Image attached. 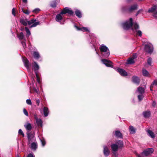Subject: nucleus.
<instances>
[{
  "label": "nucleus",
  "instance_id": "obj_1",
  "mask_svg": "<svg viewBox=\"0 0 157 157\" xmlns=\"http://www.w3.org/2000/svg\"><path fill=\"white\" fill-rule=\"evenodd\" d=\"M121 25L124 29L128 30L131 29L134 33H136V35L139 36H141L142 33L140 30H138L139 26L138 24L133 20H127L122 22Z\"/></svg>",
  "mask_w": 157,
  "mask_h": 157
},
{
  "label": "nucleus",
  "instance_id": "obj_2",
  "mask_svg": "<svg viewBox=\"0 0 157 157\" xmlns=\"http://www.w3.org/2000/svg\"><path fill=\"white\" fill-rule=\"evenodd\" d=\"M67 14V16H74L75 14L74 11L71 9L66 7L62 10L60 13L57 14L56 17L57 20H62V16L64 15Z\"/></svg>",
  "mask_w": 157,
  "mask_h": 157
},
{
  "label": "nucleus",
  "instance_id": "obj_3",
  "mask_svg": "<svg viewBox=\"0 0 157 157\" xmlns=\"http://www.w3.org/2000/svg\"><path fill=\"white\" fill-rule=\"evenodd\" d=\"M20 22L25 26L28 25L30 28L35 27L40 24L38 20H20Z\"/></svg>",
  "mask_w": 157,
  "mask_h": 157
},
{
  "label": "nucleus",
  "instance_id": "obj_4",
  "mask_svg": "<svg viewBox=\"0 0 157 157\" xmlns=\"http://www.w3.org/2000/svg\"><path fill=\"white\" fill-rule=\"evenodd\" d=\"M123 145L122 141L119 140L115 144H113L111 145V148L112 150L114 151H117L119 147H122Z\"/></svg>",
  "mask_w": 157,
  "mask_h": 157
},
{
  "label": "nucleus",
  "instance_id": "obj_5",
  "mask_svg": "<svg viewBox=\"0 0 157 157\" xmlns=\"http://www.w3.org/2000/svg\"><path fill=\"white\" fill-rule=\"evenodd\" d=\"M100 49L101 52L104 53L103 54H102L103 56L105 57H107L109 56L110 54L109 50L106 46L102 44L100 47Z\"/></svg>",
  "mask_w": 157,
  "mask_h": 157
},
{
  "label": "nucleus",
  "instance_id": "obj_6",
  "mask_svg": "<svg viewBox=\"0 0 157 157\" xmlns=\"http://www.w3.org/2000/svg\"><path fill=\"white\" fill-rule=\"evenodd\" d=\"M154 150L152 148H149L145 150L140 155H138V157H143L144 156H147L153 152Z\"/></svg>",
  "mask_w": 157,
  "mask_h": 157
},
{
  "label": "nucleus",
  "instance_id": "obj_7",
  "mask_svg": "<svg viewBox=\"0 0 157 157\" xmlns=\"http://www.w3.org/2000/svg\"><path fill=\"white\" fill-rule=\"evenodd\" d=\"M144 50L147 52L151 54L153 50V45L151 44H147L145 46Z\"/></svg>",
  "mask_w": 157,
  "mask_h": 157
},
{
  "label": "nucleus",
  "instance_id": "obj_8",
  "mask_svg": "<svg viewBox=\"0 0 157 157\" xmlns=\"http://www.w3.org/2000/svg\"><path fill=\"white\" fill-rule=\"evenodd\" d=\"M22 61L24 63V66L29 71L30 70V65L29 60L26 58L23 57L22 58Z\"/></svg>",
  "mask_w": 157,
  "mask_h": 157
},
{
  "label": "nucleus",
  "instance_id": "obj_9",
  "mask_svg": "<svg viewBox=\"0 0 157 157\" xmlns=\"http://www.w3.org/2000/svg\"><path fill=\"white\" fill-rule=\"evenodd\" d=\"M39 68V65L36 62H34L33 63L32 69L34 71L36 75L37 76V74H38V70Z\"/></svg>",
  "mask_w": 157,
  "mask_h": 157
},
{
  "label": "nucleus",
  "instance_id": "obj_10",
  "mask_svg": "<svg viewBox=\"0 0 157 157\" xmlns=\"http://www.w3.org/2000/svg\"><path fill=\"white\" fill-rule=\"evenodd\" d=\"M27 137L29 143L33 141L34 140V133H32L30 132H27Z\"/></svg>",
  "mask_w": 157,
  "mask_h": 157
},
{
  "label": "nucleus",
  "instance_id": "obj_11",
  "mask_svg": "<svg viewBox=\"0 0 157 157\" xmlns=\"http://www.w3.org/2000/svg\"><path fill=\"white\" fill-rule=\"evenodd\" d=\"M101 61L107 67H112L113 66L112 63L110 60H108L107 59H101Z\"/></svg>",
  "mask_w": 157,
  "mask_h": 157
},
{
  "label": "nucleus",
  "instance_id": "obj_12",
  "mask_svg": "<svg viewBox=\"0 0 157 157\" xmlns=\"http://www.w3.org/2000/svg\"><path fill=\"white\" fill-rule=\"evenodd\" d=\"M117 70L122 76H125L128 75L127 72L122 69L118 68L117 69Z\"/></svg>",
  "mask_w": 157,
  "mask_h": 157
},
{
  "label": "nucleus",
  "instance_id": "obj_13",
  "mask_svg": "<svg viewBox=\"0 0 157 157\" xmlns=\"http://www.w3.org/2000/svg\"><path fill=\"white\" fill-rule=\"evenodd\" d=\"M138 9V5L137 4L132 5L128 9V11L132 12L133 11L137 10Z\"/></svg>",
  "mask_w": 157,
  "mask_h": 157
},
{
  "label": "nucleus",
  "instance_id": "obj_14",
  "mask_svg": "<svg viewBox=\"0 0 157 157\" xmlns=\"http://www.w3.org/2000/svg\"><path fill=\"white\" fill-rule=\"evenodd\" d=\"M74 27L77 30H81L83 32H87L90 33V31L89 29L86 27H79L75 25H74Z\"/></svg>",
  "mask_w": 157,
  "mask_h": 157
},
{
  "label": "nucleus",
  "instance_id": "obj_15",
  "mask_svg": "<svg viewBox=\"0 0 157 157\" xmlns=\"http://www.w3.org/2000/svg\"><path fill=\"white\" fill-rule=\"evenodd\" d=\"M110 153V151L108 147L106 146H103V153L105 156H108Z\"/></svg>",
  "mask_w": 157,
  "mask_h": 157
},
{
  "label": "nucleus",
  "instance_id": "obj_16",
  "mask_svg": "<svg viewBox=\"0 0 157 157\" xmlns=\"http://www.w3.org/2000/svg\"><path fill=\"white\" fill-rule=\"evenodd\" d=\"M157 9V6L155 5H153L152 7L149 9L148 12L149 13H153Z\"/></svg>",
  "mask_w": 157,
  "mask_h": 157
},
{
  "label": "nucleus",
  "instance_id": "obj_17",
  "mask_svg": "<svg viewBox=\"0 0 157 157\" xmlns=\"http://www.w3.org/2000/svg\"><path fill=\"white\" fill-rule=\"evenodd\" d=\"M74 13L78 18H80L82 17V14L81 11L78 9H76Z\"/></svg>",
  "mask_w": 157,
  "mask_h": 157
},
{
  "label": "nucleus",
  "instance_id": "obj_18",
  "mask_svg": "<svg viewBox=\"0 0 157 157\" xmlns=\"http://www.w3.org/2000/svg\"><path fill=\"white\" fill-rule=\"evenodd\" d=\"M24 126L26 129L27 132H29V131L31 130L32 128V126L31 124L29 122H27L25 124H24Z\"/></svg>",
  "mask_w": 157,
  "mask_h": 157
},
{
  "label": "nucleus",
  "instance_id": "obj_19",
  "mask_svg": "<svg viewBox=\"0 0 157 157\" xmlns=\"http://www.w3.org/2000/svg\"><path fill=\"white\" fill-rule=\"evenodd\" d=\"M113 135L116 137L120 138H122V135L121 132L119 131H116L113 132Z\"/></svg>",
  "mask_w": 157,
  "mask_h": 157
},
{
  "label": "nucleus",
  "instance_id": "obj_20",
  "mask_svg": "<svg viewBox=\"0 0 157 157\" xmlns=\"http://www.w3.org/2000/svg\"><path fill=\"white\" fill-rule=\"evenodd\" d=\"M144 89L142 87H139L136 91V93L138 94H144Z\"/></svg>",
  "mask_w": 157,
  "mask_h": 157
},
{
  "label": "nucleus",
  "instance_id": "obj_21",
  "mask_svg": "<svg viewBox=\"0 0 157 157\" xmlns=\"http://www.w3.org/2000/svg\"><path fill=\"white\" fill-rule=\"evenodd\" d=\"M132 81L134 83L139 84L140 82V79L137 76H133L132 78Z\"/></svg>",
  "mask_w": 157,
  "mask_h": 157
},
{
  "label": "nucleus",
  "instance_id": "obj_22",
  "mask_svg": "<svg viewBox=\"0 0 157 157\" xmlns=\"http://www.w3.org/2000/svg\"><path fill=\"white\" fill-rule=\"evenodd\" d=\"M33 56L36 59H38L40 57V54L39 52L37 51H34L33 52Z\"/></svg>",
  "mask_w": 157,
  "mask_h": 157
},
{
  "label": "nucleus",
  "instance_id": "obj_23",
  "mask_svg": "<svg viewBox=\"0 0 157 157\" xmlns=\"http://www.w3.org/2000/svg\"><path fill=\"white\" fill-rule=\"evenodd\" d=\"M44 115L45 117H47L48 114L49 110L47 107H44L43 108Z\"/></svg>",
  "mask_w": 157,
  "mask_h": 157
},
{
  "label": "nucleus",
  "instance_id": "obj_24",
  "mask_svg": "<svg viewBox=\"0 0 157 157\" xmlns=\"http://www.w3.org/2000/svg\"><path fill=\"white\" fill-rule=\"evenodd\" d=\"M130 133L131 134H133L136 132V130L132 126H130L129 128Z\"/></svg>",
  "mask_w": 157,
  "mask_h": 157
},
{
  "label": "nucleus",
  "instance_id": "obj_25",
  "mask_svg": "<svg viewBox=\"0 0 157 157\" xmlns=\"http://www.w3.org/2000/svg\"><path fill=\"white\" fill-rule=\"evenodd\" d=\"M151 113L149 111H146L143 113V115L144 117L148 118L150 116Z\"/></svg>",
  "mask_w": 157,
  "mask_h": 157
},
{
  "label": "nucleus",
  "instance_id": "obj_26",
  "mask_svg": "<svg viewBox=\"0 0 157 157\" xmlns=\"http://www.w3.org/2000/svg\"><path fill=\"white\" fill-rule=\"evenodd\" d=\"M58 1V0H57ZM50 6L52 8H55L56 6L57 2L56 0H54L52 1L50 3Z\"/></svg>",
  "mask_w": 157,
  "mask_h": 157
},
{
  "label": "nucleus",
  "instance_id": "obj_27",
  "mask_svg": "<svg viewBox=\"0 0 157 157\" xmlns=\"http://www.w3.org/2000/svg\"><path fill=\"white\" fill-rule=\"evenodd\" d=\"M142 73L143 75L145 76L149 77L150 76L149 72L145 69H143Z\"/></svg>",
  "mask_w": 157,
  "mask_h": 157
},
{
  "label": "nucleus",
  "instance_id": "obj_28",
  "mask_svg": "<svg viewBox=\"0 0 157 157\" xmlns=\"http://www.w3.org/2000/svg\"><path fill=\"white\" fill-rule=\"evenodd\" d=\"M147 133L148 136H150L152 138H154L155 137V135L154 133L150 130H148Z\"/></svg>",
  "mask_w": 157,
  "mask_h": 157
},
{
  "label": "nucleus",
  "instance_id": "obj_29",
  "mask_svg": "<svg viewBox=\"0 0 157 157\" xmlns=\"http://www.w3.org/2000/svg\"><path fill=\"white\" fill-rule=\"evenodd\" d=\"M157 85V80H155L152 83L150 86V90H152V89Z\"/></svg>",
  "mask_w": 157,
  "mask_h": 157
},
{
  "label": "nucleus",
  "instance_id": "obj_30",
  "mask_svg": "<svg viewBox=\"0 0 157 157\" xmlns=\"http://www.w3.org/2000/svg\"><path fill=\"white\" fill-rule=\"evenodd\" d=\"M37 147V144L35 143H33L31 144V148L33 150H35Z\"/></svg>",
  "mask_w": 157,
  "mask_h": 157
},
{
  "label": "nucleus",
  "instance_id": "obj_31",
  "mask_svg": "<svg viewBox=\"0 0 157 157\" xmlns=\"http://www.w3.org/2000/svg\"><path fill=\"white\" fill-rule=\"evenodd\" d=\"M36 121L37 125L39 126H42V122L41 120L40 119L36 118Z\"/></svg>",
  "mask_w": 157,
  "mask_h": 157
},
{
  "label": "nucleus",
  "instance_id": "obj_32",
  "mask_svg": "<svg viewBox=\"0 0 157 157\" xmlns=\"http://www.w3.org/2000/svg\"><path fill=\"white\" fill-rule=\"evenodd\" d=\"M134 63V59L131 57L127 60V63L131 64Z\"/></svg>",
  "mask_w": 157,
  "mask_h": 157
},
{
  "label": "nucleus",
  "instance_id": "obj_33",
  "mask_svg": "<svg viewBox=\"0 0 157 157\" xmlns=\"http://www.w3.org/2000/svg\"><path fill=\"white\" fill-rule=\"evenodd\" d=\"M18 37L21 40L23 39L24 38L23 33L22 32H21L18 35Z\"/></svg>",
  "mask_w": 157,
  "mask_h": 157
},
{
  "label": "nucleus",
  "instance_id": "obj_34",
  "mask_svg": "<svg viewBox=\"0 0 157 157\" xmlns=\"http://www.w3.org/2000/svg\"><path fill=\"white\" fill-rule=\"evenodd\" d=\"M25 30L26 33V36H29L31 34V33L30 30L27 27H25Z\"/></svg>",
  "mask_w": 157,
  "mask_h": 157
},
{
  "label": "nucleus",
  "instance_id": "obj_35",
  "mask_svg": "<svg viewBox=\"0 0 157 157\" xmlns=\"http://www.w3.org/2000/svg\"><path fill=\"white\" fill-rule=\"evenodd\" d=\"M144 98L143 94H138V98L139 101L142 100Z\"/></svg>",
  "mask_w": 157,
  "mask_h": 157
},
{
  "label": "nucleus",
  "instance_id": "obj_36",
  "mask_svg": "<svg viewBox=\"0 0 157 157\" xmlns=\"http://www.w3.org/2000/svg\"><path fill=\"white\" fill-rule=\"evenodd\" d=\"M22 12L24 13H25V14L27 15H28L29 13H30L27 10H25L23 8L22 9Z\"/></svg>",
  "mask_w": 157,
  "mask_h": 157
},
{
  "label": "nucleus",
  "instance_id": "obj_37",
  "mask_svg": "<svg viewBox=\"0 0 157 157\" xmlns=\"http://www.w3.org/2000/svg\"><path fill=\"white\" fill-rule=\"evenodd\" d=\"M16 9L15 8H13L12 10V14L14 16H16Z\"/></svg>",
  "mask_w": 157,
  "mask_h": 157
},
{
  "label": "nucleus",
  "instance_id": "obj_38",
  "mask_svg": "<svg viewBox=\"0 0 157 157\" xmlns=\"http://www.w3.org/2000/svg\"><path fill=\"white\" fill-rule=\"evenodd\" d=\"M21 43L22 44L24 48H25L26 47V44L25 40H24L23 41H21Z\"/></svg>",
  "mask_w": 157,
  "mask_h": 157
},
{
  "label": "nucleus",
  "instance_id": "obj_39",
  "mask_svg": "<svg viewBox=\"0 0 157 157\" xmlns=\"http://www.w3.org/2000/svg\"><path fill=\"white\" fill-rule=\"evenodd\" d=\"M151 62H152L151 59V58H149L147 60V62L148 64L150 66L151 65Z\"/></svg>",
  "mask_w": 157,
  "mask_h": 157
},
{
  "label": "nucleus",
  "instance_id": "obj_40",
  "mask_svg": "<svg viewBox=\"0 0 157 157\" xmlns=\"http://www.w3.org/2000/svg\"><path fill=\"white\" fill-rule=\"evenodd\" d=\"M18 134L19 135H22L23 137L24 136V134L23 132L21 129H20L18 131Z\"/></svg>",
  "mask_w": 157,
  "mask_h": 157
},
{
  "label": "nucleus",
  "instance_id": "obj_41",
  "mask_svg": "<svg viewBox=\"0 0 157 157\" xmlns=\"http://www.w3.org/2000/svg\"><path fill=\"white\" fill-rule=\"evenodd\" d=\"M40 10L39 8H36L34 9L33 11V12L35 13H38L40 11Z\"/></svg>",
  "mask_w": 157,
  "mask_h": 157
},
{
  "label": "nucleus",
  "instance_id": "obj_42",
  "mask_svg": "<svg viewBox=\"0 0 157 157\" xmlns=\"http://www.w3.org/2000/svg\"><path fill=\"white\" fill-rule=\"evenodd\" d=\"M26 102L27 104L30 105H31L32 104V102L30 99H27L26 100Z\"/></svg>",
  "mask_w": 157,
  "mask_h": 157
},
{
  "label": "nucleus",
  "instance_id": "obj_43",
  "mask_svg": "<svg viewBox=\"0 0 157 157\" xmlns=\"http://www.w3.org/2000/svg\"><path fill=\"white\" fill-rule=\"evenodd\" d=\"M152 15L155 18L157 19V10L153 13Z\"/></svg>",
  "mask_w": 157,
  "mask_h": 157
},
{
  "label": "nucleus",
  "instance_id": "obj_44",
  "mask_svg": "<svg viewBox=\"0 0 157 157\" xmlns=\"http://www.w3.org/2000/svg\"><path fill=\"white\" fill-rule=\"evenodd\" d=\"M56 21L60 24H63L65 20H56Z\"/></svg>",
  "mask_w": 157,
  "mask_h": 157
},
{
  "label": "nucleus",
  "instance_id": "obj_45",
  "mask_svg": "<svg viewBox=\"0 0 157 157\" xmlns=\"http://www.w3.org/2000/svg\"><path fill=\"white\" fill-rule=\"evenodd\" d=\"M23 112L24 114L26 116H28V113L27 111L26 110V109H23Z\"/></svg>",
  "mask_w": 157,
  "mask_h": 157
},
{
  "label": "nucleus",
  "instance_id": "obj_46",
  "mask_svg": "<svg viewBox=\"0 0 157 157\" xmlns=\"http://www.w3.org/2000/svg\"><path fill=\"white\" fill-rule=\"evenodd\" d=\"M41 140V141L42 146H44L45 145V144H46L45 140L44 139L41 140Z\"/></svg>",
  "mask_w": 157,
  "mask_h": 157
},
{
  "label": "nucleus",
  "instance_id": "obj_47",
  "mask_svg": "<svg viewBox=\"0 0 157 157\" xmlns=\"http://www.w3.org/2000/svg\"><path fill=\"white\" fill-rule=\"evenodd\" d=\"M143 11V10L142 9H140V10H139L137 12L136 15V16H137L139 13H141Z\"/></svg>",
  "mask_w": 157,
  "mask_h": 157
},
{
  "label": "nucleus",
  "instance_id": "obj_48",
  "mask_svg": "<svg viewBox=\"0 0 157 157\" xmlns=\"http://www.w3.org/2000/svg\"><path fill=\"white\" fill-rule=\"evenodd\" d=\"M36 76L37 78V79L38 82L39 83H40V81L39 78L38 74H37V75H36Z\"/></svg>",
  "mask_w": 157,
  "mask_h": 157
},
{
  "label": "nucleus",
  "instance_id": "obj_49",
  "mask_svg": "<svg viewBox=\"0 0 157 157\" xmlns=\"http://www.w3.org/2000/svg\"><path fill=\"white\" fill-rule=\"evenodd\" d=\"M127 9V8L125 6H124L122 8V11L123 12H125Z\"/></svg>",
  "mask_w": 157,
  "mask_h": 157
},
{
  "label": "nucleus",
  "instance_id": "obj_50",
  "mask_svg": "<svg viewBox=\"0 0 157 157\" xmlns=\"http://www.w3.org/2000/svg\"><path fill=\"white\" fill-rule=\"evenodd\" d=\"M137 57V55L136 54H133V56L131 57H132L134 59L136 58Z\"/></svg>",
  "mask_w": 157,
  "mask_h": 157
},
{
  "label": "nucleus",
  "instance_id": "obj_51",
  "mask_svg": "<svg viewBox=\"0 0 157 157\" xmlns=\"http://www.w3.org/2000/svg\"><path fill=\"white\" fill-rule=\"evenodd\" d=\"M27 157H34V155L33 154L30 153L28 155Z\"/></svg>",
  "mask_w": 157,
  "mask_h": 157
},
{
  "label": "nucleus",
  "instance_id": "obj_52",
  "mask_svg": "<svg viewBox=\"0 0 157 157\" xmlns=\"http://www.w3.org/2000/svg\"><path fill=\"white\" fill-rule=\"evenodd\" d=\"M36 103L37 105H39V104H40V101L39 99H36Z\"/></svg>",
  "mask_w": 157,
  "mask_h": 157
},
{
  "label": "nucleus",
  "instance_id": "obj_53",
  "mask_svg": "<svg viewBox=\"0 0 157 157\" xmlns=\"http://www.w3.org/2000/svg\"><path fill=\"white\" fill-rule=\"evenodd\" d=\"M33 90L36 93H39V90H37L36 88H33Z\"/></svg>",
  "mask_w": 157,
  "mask_h": 157
},
{
  "label": "nucleus",
  "instance_id": "obj_54",
  "mask_svg": "<svg viewBox=\"0 0 157 157\" xmlns=\"http://www.w3.org/2000/svg\"><path fill=\"white\" fill-rule=\"evenodd\" d=\"M156 105V102L155 101H153V103H152V106H153L155 107V106Z\"/></svg>",
  "mask_w": 157,
  "mask_h": 157
},
{
  "label": "nucleus",
  "instance_id": "obj_55",
  "mask_svg": "<svg viewBox=\"0 0 157 157\" xmlns=\"http://www.w3.org/2000/svg\"><path fill=\"white\" fill-rule=\"evenodd\" d=\"M23 2L25 3H27V0H22Z\"/></svg>",
  "mask_w": 157,
  "mask_h": 157
},
{
  "label": "nucleus",
  "instance_id": "obj_56",
  "mask_svg": "<svg viewBox=\"0 0 157 157\" xmlns=\"http://www.w3.org/2000/svg\"><path fill=\"white\" fill-rule=\"evenodd\" d=\"M95 51H96V53H97V54H98V55H99V54H98V52L96 51V49H95Z\"/></svg>",
  "mask_w": 157,
  "mask_h": 157
},
{
  "label": "nucleus",
  "instance_id": "obj_57",
  "mask_svg": "<svg viewBox=\"0 0 157 157\" xmlns=\"http://www.w3.org/2000/svg\"><path fill=\"white\" fill-rule=\"evenodd\" d=\"M31 20H36V19H35V18H31Z\"/></svg>",
  "mask_w": 157,
  "mask_h": 157
},
{
  "label": "nucleus",
  "instance_id": "obj_58",
  "mask_svg": "<svg viewBox=\"0 0 157 157\" xmlns=\"http://www.w3.org/2000/svg\"><path fill=\"white\" fill-rule=\"evenodd\" d=\"M129 20H133V19H132V18H130L129 19Z\"/></svg>",
  "mask_w": 157,
  "mask_h": 157
},
{
  "label": "nucleus",
  "instance_id": "obj_59",
  "mask_svg": "<svg viewBox=\"0 0 157 157\" xmlns=\"http://www.w3.org/2000/svg\"><path fill=\"white\" fill-rule=\"evenodd\" d=\"M41 90H42V92H43V89H42V88H41Z\"/></svg>",
  "mask_w": 157,
  "mask_h": 157
},
{
  "label": "nucleus",
  "instance_id": "obj_60",
  "mask_svg": "<svg viewBox=\"0 0 157 157\" xmlns=\"http://www.w3.org/2000/svg\"><path fill=\"white\" fill-rule=\"evenodd\" d=\"M139 1H142V0H138Z\"/></svg>",
  "mask_w": 157,
  "mask_h": 157
}]
</instances>
